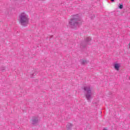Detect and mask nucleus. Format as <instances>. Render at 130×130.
Masks as SVG:
<instances>
[{"label":"nucleus","mask_w":130,"mask_h":130,"mask_svg":"<svg viewBox=\"0 0 130 130\" xmlns=\"http://www.w3.org/2000/svg\"><path fill=\"white\" fill-rule=\"evenodd\" d=\"M83 20L80 17L79 14H75L72 16V19L69 21V25H71L72 28H76L79 27L82 25V22Z\"/></svg>","instance_id":"obj_1"},{"label":"nucleus","mask_w":130,"mask_h":130,"mask_svg":"<svg viewBox=\"0 0 130 130\" xmlns=\"http://www.w3.org/2000/svg\"><path fill=\"white\" fill-rule=\"evenodd\" d=\"M19 22L21 26H24V27L28 26V24H29L30 21V18L28 14H26L25 12H22L19 15Z\"/></svg>","instance_id":"obj_2"},{"label":"nucleus","mask_w":130,"mask_h":130,"mask_svg":"<svg viewBox=\"0 0 130 130\" xmlns=\"http://www.w3.org/2000/svg\"><path fill=\"white\" fill-rule=\"evenodd\" d=\"M82 90L86 92L85 97L88 101H90L92 99V88L90 85H85L82 88Z\"/></svg>","instance_id":"obj_3"},{"label":"nucleus","mask_w":130,"mask_h":130,"mask_svg":"<svg viewBox=\"0 0 130 130\" xmlns=\"http://www.w3.org/2000/svg\"><path fill=\"white\" fill-rule=\"evenodd\" d=\"M39 121V118L38 117H34L31 120V123L33 125H36Z\"/></svg>","instance_id":"obj_4"},{"label":"nucleus","mask_w":130,"mask_h":130,"mask_svg":"<svg viewBox=\"0 0 130 130\" xmlns=\"http://www.w3.org/2000/svg\"><path fill=\"white\" fill-rule=\"evenodd\" d=\"M113 66H114L115 70H116V71L118 72V71H119V69L121 67V64L120 63H115L113 64Z\"/></svg>","instance_id":"obj_5"},{"label":"nucleus","mask_w":130,"mask_h":130,"mask_svg":"<svg viewBox=\"0 0 130 130\" xmlns=\"http://www.w3.org/2000/svg\"><path fill=\"white\" fill-rule=\"evenodd\" d=\"M73 127V124L71 123H68L67 125V129L70 130Z\"/></svg>","instance_id":"obj_6"},{"label":"nucleus","mask_w":130,"mask_h":130,"mask_svg":"<svg viewBox=\"0 0 130 130\" xmlns=\"http://www.w3.org/2000/svg\"><path fill=\"white\" fill-rule=\"evenodd\" d=\"M90 41H91V38L90 37H88V38H87L86 39V42L87 43H89V42H90Z\"/></svg>","instance_id":"obj_7"},{"label":"nucleus","mask_w":130,"mask_h":130,"mask_svg":"<svg viewBox=\"0 0 130 130\" xmlns=\"http://www.w3.org/2000/svg\"><path fill=\"white\" fill-rule=\"evenodd\" d=\"M0 70L1 71H2V72H5V71H6V67H1Z\"/></svg>","instance_id":"obj_8"},{"label":"nucleus","mask_w":130,"mask_h":130,"mask_svg":"<svg viewBox=\"0 0 130 130\" xmlns=\"http://www.w3.org/2000/svg\"><path fill=\"white\" fill-rule=\"evenodd\" d=\"M81 63L82 64H85V63H87V61L86 60H83L81 61Z\"/></svg>","instance_id":"obj_9"},{"label":"nucleus","mask_w":130,"mask_h":130,"mask_svg":"<svg viewBox=\"0 0 130 130\" xmlns=\"http://www.w3.org/2000/svg\"><path fill=\"white\" fill-rule=\"evenodd\" d=\"M119 7L120 9H122V8H123V6L122 5H119Z\"/></svg>","instance_id":"obj_10"},{"label":"nucleus","mask_w":130,"mask_h":130,"mask_svg":"<svg viewBox=\"0 0 130 130\" xmlns=\"http://www.w3.org/2000/svg\"><path fill=\"white\" fill-rule=\"evenodd\" d=\"M129 48H130V43L128 44Z\"/></svg>","instance_id":"obj_11"},{"label":"nucleus","mask_w":130,"mask_h":130,"mask_svg":"<svg viewBox=\"0 0 130 130\" xmlns=\"http://www.w3.org/2000/svg\"><path fill=\"white\" fill-rule=\"evenodd\" d=\"M112 2H114V0H111Z\"/></svg>","instance_id":"obj_12"},{"label":"nucleus","mask_w":130,"mask_h":130,"mask_svg":"<svg viewBox=\"0 0 130 130\" xmlns=\"http://www.w3.org/2000/svg\"><path fill=\"white\" fill-rule=\"evenodd\" d=\"M33 75H34V76H35V75H36V74H34Z\"/></svg>","instance_id":"obj_13"}]
</instances>
